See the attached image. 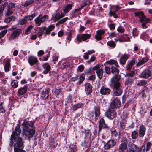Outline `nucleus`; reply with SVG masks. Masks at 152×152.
<instances>
[{
    "mask_svg": "<svg viewBox=\"0 0 152 152\" xmlns=\"http://www.w3.org/2000/svg\"><path fill=\"white\" fill-rule=\"evenodd\" d=\"M127 117V114L126 113L123 114L121 116L122 120L120 121V127L122 129H123L126 126V119Z\"/></svg>",
    "mask_w": 152,
    "mask_h": 152,
    "instance_id": "16",
    "label": "nucleus"
},
{
    "mask_svg": "<svg viewBox=\"0 0 152 152\" xmlns=\"http://www.w3.org/2000/svg\"><path fill=\"white\" fill-rule=\"evenodd\" d=\"M96 73L98 78L100 79H101L103 76V70L102 69H99L96 71Z\"/></svg>",
    "mask_w": 152,
    "mask_h": 152,
    "instance_id": "33",
    "label": "nucleus"
},
{
    "mask_svg": "<svg viewBox=\"0 0 152 152\" xmlns=\"http://www.w3.org/2000/svg\"><path fill=\"white\" fill-rule=\"evenodd\" d=\"M15 7V4L12 3H10L7 7V9L11 10L14 8Z\"/></svg>",
    "mask_w": 152,
    "mask_h": 152,
    "instance_id": "58",
    "label": "nucleus"
},
{
    "mask_svg": "<svg viewBox=\"0 0 152 152\" xmlns=\"http://www.w3.org/2000/svg\"><path fill=\"white\" fill-rule=\"evenodd\" d=\"M28 89L27 86H24L18 89L17 91V95L20 96L23 95L27 91Z\"/></svg>",
    "mask_w": 152,
    "mask_h": 152,
    "instance_id": "18",
    "label": "nucleus"
},
{
    "mask_svg": "<svg viewBox=\"0 0 152 152\" xmlns=\"http://www.w3.org/2000/svg\"><path fill=\"white\" fill-rule=\"evenodd\" d=\"M54 28L55 26L53 25H50L48 27L46 26L39 27L38 29L39 31L37 34L38 37L40 38L43 34L45 35L49 34Z\"/></svg>",
    "mask_w": 152,
    "mask_h": 152,
    "instance_id": "5",
    "label": "nucleus"
},
{
    "mask_svg": "<svg viewBox=\"0 0 152 152\" xmlns=\"http://www.w3.org/2000/svg\"><path fill=\"white\" fill-rule=\"evenodd\" d=\"M13 13V11L11 10L7 9V11L5 14V16H9Z\"/></svg>",
    "mask_w": 152,
    "mask_h": 152,
    "instance_id": "50",
    "label": "nucleus"
},
{
    "mask_svg": "<svg viewBox=\"0 0 152 152\" xmlns=\"http://www.w3.org/2000/svg\"><path fill=\"white\" fill-rule=\"evenodd\" d=\"M72 7V4H69L66 6L65 8L63 10L64 12L65 13H67L71 10Z\"/></svg>",
    "mask_w": 152,
    "mask_h": 152,
    "instance_id": "34",
    "label": "nucleus"
},
{
    "mask_svg": "<svg viewBox=\"0 0 152 152\" xmlns=\"http://www.w3.org/2000/svg\"><path fill=\"white\" fill-rule=\"evenodd\" d=\"M42 66L43 69H45L43 71V73L45 74H47L50 70V66L48 63H43Z\"/></svg>",
    "mask_w": 152,
    "mask_h": 152,
    "instance_id": "17",
    "label": "nucleus"
},
{
    "mask_svg": "<svg viewBox=\"0 0 152 152\" xmlns=\"http://www.w3.org/2000/svg\"><path fill=\"white\" fill-rule=\"evenodd\" d=\"M28 62L31 66L37 64L39 61L36 57L31 56L28 58Z\"/></svg>",
    "mask_w": 152,
    "mask_h": 152,
    "instance_id": "13",
    "label": "nucleus"
},
{
    "mask_svg": "<svg viewBox=\"0 0 152 152\" xmlns=\"http://www.w3.org/2000/svg\"><path fill=\"white\" fill-rule=\"evenodd\" d=\"M121 102L120 99L117 97L113 99L110 105L112 109L117 108L120 107Z\"/></svg>",
    "mask_w": 152,
    "mask_h": 152,
    "instance_id": "10",
    "label": "nucleus"
},
{
    "mask_svg": "<svg viewBox=\"0 0 152 152\" xmlns=\"http://www.w3.org/2000/svg\"><path fill=\"white\" fill-rule=\"evenodd\" d=\"M23 126V133L25 138L30 140L32 137L35 131L33 127V123L31 121H24L22 124Z\"/></svg>",
    "mask_w": 152,
    "mask_h": 152,
    "instance_id": "3",
    "label": "nucleus"
},
{
    "mask_svg": "<svg viewBox=\"0 0 152 152\" xmlns=\"http://www.w3.org/2000/svg\"><path fill=\"white\" fill-rule=\"evenodd\" d=\"M7 32V30H4L0 33V39L3 37Z\"/></svg>",
    "mask_w": 152,
    "mask_h": 152,
    "instance_id": "59",
    "label": "nucleus"
},
{
    "mask_svg": "<svg viewBox=\"0 0 152 152\" xmlns=\"http://www.w3.org/2000/svg\"><path fill=\"white\" fill-rule=\"evenodd\" d=\"M137 28H133V29L132 34L133 36L135 37L136 36H137L138 34V32L137 31Z\"/></svg>",
    "mask_w": 152,
    "mask_h": 152,
    "instance_id": "54",
    "label": "nucleus"
},
{
    "mask_svg": "<svg viewBox=\"0 0 152 152\" xmlns=\"http://www.w3.org/2000/svg\"><path fill=\"white\" fill-rule=\"evenodd\" d=\"M148 35L145 32H143L141 35L140 37L143 39L145 40L148 38Z\"/></svg>",
    "mask_w": 152,
    "mask_h": 152,
    "instance_id": "48",
    "label": "nucleus"
},
{
    "mask_svg": "<svg viewBox=\"0 0 152 152\" xmlns=\"http://www.w3.org/2000/svg\"><path fill=\"white\" fill-rule=\"evenodd\" d=\"M134 15L136 16H137L140 18V22H142L144 20H147V18L144 14L143 12L142 11L134 13Z\"/></svg>",
    "mask_w": 152,
    "mask_h": 152,
    "instance_id": "15",
    "label": "nucleus"
},
{
    "mask_svg": "<svg viewBox=\"0 0 152 152\" xmlns=\"http://www.w3.org/2000/svg\"><path fill=\"white\" fill-rule=\"evenodd\" d=\"M95 114L96 117L99 116L100 114V109L99 106L95 107Z\"/></svg>",
    "mask_w": 152,
    "mask_h": 152,
    "instance_id": "37",
    "label": "nucleus"
},
{
    "mask_svg": "<svg viewBox=\"0 0 152 152\" xmlns=\"http://www.w3.org/2000/svg\"><path fill=\"white\" fill-rule=\"evenodd\" d=\"M67 152H75L77 150L76 146L74 145H69Z\"/></svg>",
    "mask_w": 152,
    "mask_h": 152,
    "instance_id": "28",
    "label": "nucleus"
},
{
    "mask_svg": "<svg viewBox=\"0 0 152 152\" xmlns=\"http://www.w3.org/2000/svg\"><path fill=\"white\" fill-rule=\"evenodd\" d=\"M110 90L108 88L102 86L100 90V93L102 95H107L110 92Z\"/></svg>",
    "mask_w": 152,
    "mask_h": 152,
    "instance_id": "19",
    "label": "nucleus"
},
{
    "mask_svg": "<svg viewBox=\"0 0 152 152\" xmlns=\"http://www.w3.org/2000/svg\"><path fill=\"white\" fill-rule=\"evenodd\" d=\"M59 56L58 54H56L54 55L53 57V61H57Z\"/></svg>",
    "mask_w": 152,
    "mask_h": 152,
    "instance_id": "63",
    "label": "nucleus"
},
{
    "mask_svg": "<svg viewBox=\"0 0 152 152\" xmlns=\"http://www.w3.org/2000/svg\"><path fill=\"white\" fill-rule=\"evenodd\" d=\"M107 45L110 47H115V44L114 42L113 41H108L107 42Z\"/></svg>",
    "mask_w": 152,
    "mask_h": 152,
    "instance_id": "51",
    "label": "nucleus"
},
{
    "mask_svg": "<svg viewBox=\"0 0 152 152\" xmlns=\"http://www.w3.org/2000/svg\"><path fill=\"white\" fill-rule=\"evenodd\" d=\"M147 83V81L145 80H140L137 84V85L139 86H144Z\"/></svg>",
    "mask_w": 152,
    "mask_h": 152,
    "instance_id": "46",
    "label": "nucleus"
},
{
    "mask_svg": "<svg viewBox=\"0 0 152 152\" xmlns=\"http://www.w3.org/2000/svg\"><path fill=\"white\" fill-rule=\"evenodd\" d=\"M64 17V15L60 14L59 13H57L55 15L54 17L56 21H58L60 18Z\"/></svg>",
    "mask_w": 152,
    "mask_h": 152,
    "instance_id": "44",
    "label": "nucleus"
},
{
    "mask_svg": "<svg viewBox=\"0 0 152 152\" xmlns=\"http://www.w3.org/2000/svg\"><path fill=\"white\" fill-rule=\"evenodd\" d=\"M104 30H99L96 31V34L94 37L97 41H100L102 39V35L104 33Z\"/></svg>",
    "mask_w": 152,
    "mask_h": 152,
    "instance_id": "14",
    "label": "nucleus"
},
{
    "mask_svg": "<svg viewBox=\"0 0 152 152\" xmlns=\"http://www.w3.org/2000/svg\"><path fill=\"white\" fill-rule=\"evenodd\" d=\"M91 36L90 34H77L75 39V42H81L82 41H86L89 39Z\"/></svg>",
    "mask_w": 152,
    "mask_h": 152,
    "instance_id": "6",
    "label": "nucleus"
},
{
    "mask_svg": "<svg viewBox=\"0 0 152 152\" xmlns=\"http://www.w3.org/2000/svg\"><path fill=\"white\" fill-rule=\"evenodd\" d=\"M72 34L71 32H69L66 37L67 42H69L71 40V38Z\"/></svg>",
    "mask_w": 152,
    "mask_h": 152,
    "instance_id": "57",
    "label": "nucleus"
},
{
    "mask_svg": "<svg viewBox=\"0 0 152 152\" xmlns=\"http://www.w3.org/2000/svg\"><path fill=\"white\" fill-rule=\"evenodd\" d=\"M48 18V16L47 15H45L43 16L41 14H40L34 20L36 25L37 26H40L42 22H44Z\"/></svg>",
    "mask_w": 152,
    "mask_h": 152,
    "instance_id": "7",
    "label": "nucleus"
},
{
    "mask_svg": "<svg viewBox=\"0 0 152 152\" xmlns=\"http://www.w3.org/2000/svg\"><path fill=\"white\" fill-rule=\"evenodd\" d=\"M135 61L134 60L128 61L127 62V64L126 65L127 70H130L132 66L135 64Z\"/></svg>",
    "mask_w": 152,
    "mask_h": 152,
    "instance_id": "25",
    "label": "nucleus"
},
{
    "mask_svg": "<svg viewBox=\"0 0 152 152\" xmlns=\"http://www.w3.org/2000/svg\"><path fill=\"white\" fill-rule=\"evenodd\" d=\"M151 75V71L148 69L144 70L139 75V77L144 78H148Z\"/></svg>",
    "mask_w": 152,
    "mask_h": 152,
    "instance_id": "11",
    "label": "nucleus"
},
{
    "mask_svg": "<svg viewBox=\"0 0 152 152\" xmlns=\"http://www.w3.org/2000/svg\"><path fill=\"white\" fill-rule=\"evenodd\" d=\"M34 2L33 0H27L24 4L23 6L24 7H27L32 4Z\"/></svg>",
    "mask_w": 152,
    "mask_h": 152,
    "instance_id": "40",
    "label": "nucleus"
},
{
    "mask_svg": "<svg viewBox=\"0 0 152 152\" xmlns=\"http://www.w3.org/2000/svg\"><path fill=\"white\" fill-rule=\"evenodd\" d=\"M85 78V75L84 74L80 75L79 77V80L78 82L79 84H81L84 80Z\"/></svg>",
    "mask_w": 152,
    "mask_h": 152,
    "instance_id": "42",
    "label": "nucleus"
},
{
    "mask_svg": "<svg viewBox=\"0 0 152 152\" xmlns=\"http://www.w3.org/2000/svg\"><path fill=\"white\" fill-rule=\"evenodd\" d=\"M84 69V66L83 65H81L78 66L77 70H79L80 72H82Z\"/></svg>",
    "mask_w": 152,
    "mask_h": 152,
    "instance_id": "64",
    "label": "nucleus"
},
{
    "mask_svg": "<svg viewBox=\"0 0 152 152\" xmlns=\"http://www.w3.org/2000/svg\"><path fill=\"white\" fill-rule=\"evenodd\" d=\"M33 27V26L31 25L27 28L25 31V34L26 35L29 34L30 33Z\"/></svg>",
    "mask_w": 152,
    "mask_h": 152,
    "instance_id": "45",
    "label": "nucleus"
},
{
    "mask_svg": "<svg viewBox=\"0 0 152 152\" xmlns=\"http://www.w3.org/2000/svg\"><path fill=\"white\" fill-rule=\"evenodd\" d=\"M115 111L113 109H109L105 113V115L109 119H112L116 115Z\"/></svg>",
    "mask_w": 152,
    "mask_h": 152,
    "instance_id": "9",
    "label": "nucleus"
},
{
    "mask_svg": "<svg viewBox=\"0 0 152 152\" xmlns=\"http://www.w3.org/2000/svg\"><path fill=\"white\" fill-rule=\"evenodd\" d=\"M21 132V130L19 129V127H16L15 131L11 135L10 145L12 148L13 144H14V152H26L23 150L24 147V145L21 137L18 135Z\"/></svg>",
    "mask_w": 152,
    "mask_h": 152,
    "instance_id": "1",
    "label": "nucleus"
},
{
    "mask_svg": "<svg viewBox=\"0 0 152 152\" xmlns=\"http://www.w3.org/2000/svg\"><path fill=\"white\" fill-rule=\"evenodd\" d=\"M83 105V104L80 103L75 104L74 105L73 107V110L74 111H75L77 109L81 108Z\"/></svg>",
    "mask_w": 152,
    "mask_h": 152,
    "instance_id": "35",
    "label": "nucleus"
},
{
    "mask_svg": "<svg viewBox=\"0 0 152 152\" xmlns=\"http://www.w3.org/2000/svg\"><path fill=\"white\" fill-rule=\"evenodd\" d=\"M68 19L69 18L67 17L62 18L59 20L57 23H59V24L63 23L66 21V20Z\"/></svg>",
    "mask_w": 152,
    "mask_h": 152,
    "instance_id": "56",
    "label": "nucleus"
},
{
    "mask_svg": "<svg viewBox=\"0 0 152 152\" xmlns=\"http://www.w3.org/2000/svg\"><path fill=\"white\" fill-rule=\"evenodd\" d=\"M8 4L7 2H5L0 7V12L3 13L5 8L6 7V5Z\"/></svg>",
    "mask_w": 152,
    "mask_h": 152,
    "instance_id": "47",
    "label": "nucleus"
},
{
    "mask_svg": "<svg viewBox=\"0 0 152 152\" xmlns=\"http://www.w3.org/2000/svg\"><path fill=\"white\" fill-rule=\"evenodd\" d=\"M139 135L138 133L136 131H134L132 132L131 137L133 139H136Z\"/></svg>",
    "mask_w": 152,
    "mask_h": 152,
    "instance_id": "39",
    "label": "nucleus"
},
{
    "mask_svg": "<svg viewBox=\"0 0 152 152\" xmlns=\"http://www.w3.org/2000/svg\"><path fill=\"white\" fill-rule=\"evenodd\" d=\"M92 86L90 83H87L85 84V91L87 95L91 94L92 91Z\"/></svg>",
    "mask_w": 152,
    "mask_h": 152,
    "instance_id": "21",
    "label": "nucleus"
},
{
    "mask_svg": "<svg viewBox=\"0 0 152 152\" xmlns=\"http://www.w3.org/2000/svg\"><path fill=\"white\" fill-rule=\"evenodd\" d=\"M21 31V30L20 29H18L14 31L8 37L9 40L11 41L18 38L20 34Z\"/></svg>",
    "mask_w": 152,
    "mask_h": 152,
    "instance_id": "8",
    "label": "nucleus"
},
{
    "mask_svg": "<svg viewBox=\"0 0 152 152\" xmlns=\"http://www.w3.org/2000/svg\"><path fill=\"white\" fill-rule=\"evenodd\" d=\"M99 129H101L102 128H107V126L105 123L104 121L103 118L101 119L99 121Z\"/></svg>",
    "mask_w": 152,
    "mask_h": 152,
    "instance_id": "23",
    "label": "nucleus"
},
{
    "mask_svg": "<svg viewBox=\"0 0 152 152\" xmlns=\"http://www.w3.org/2000/svg\"><path fill=\"white\" fill-rule=\"evenodd\" d=\"M127 139L125 137L123 138L121 141V143L119 145L118 149V152H126L127 149L128 145ZM129 151L128 152H137V146L131 144L129 145Z\"/></svg>",
    "mask_w": 152,
    "mask_h": 152,
    "instance_id": "4",
    "label": "nucleus"
},
{
    "mask_svg": "<svg viewBox=\"0 0 152 152\" xmlns=\"http://www.w3.org/2000/svg\"><path fill=\"white\" fill-rule=\"evenodd\" d=\"M48 90L43 91L41 96L44 99H47L48 97Z\"/></svg>",
    "mask_w": 152,
    "mask_h": 152,
    "instance_id": "36",
    "label": "nucleus"
},
{
    "mask_svg": "<svg viewBox=\"0 0 152 152\" xmlns=\"http://www.w3.org/2000/svg\"><path fill=\"white\" fill-rule=\"evenodd\" d=\"M91 4V3L88 0H84L82 1L81 4L82 7H84L87 5H89Z\"/></svg>",
    "mask_w": 152,
    "mask_h": 152,
    "instance_id": "38",
    "label": "nucleus"
},
{
    "mask_svg": "<svg viewBox=\"0 0 152 152\" xmlns=\"http://www.w3.org/2000/svg\"><path fill=\"white\" fill-rule=\"evenodd\" d=\"M116 144V142L113 140H110L107 141L104 146V148L105 150H108L113 148Z\"/></svg>",
    "mask_w": 152,
    "mask_h": 152,
    "instance_id": "12",
    "label": "nucleus"
},
{
    "mask_svg": "<svg viewBox=\"0 0 152 152\" xmlns=\"http://www.w3.org/2000/svg\"><path fill=\"white\" fill-rule=\"evenodd\" d=\"M107 64L111 65H114L116 67H118L119 65L116 61L110 60L107 62Z\"/></svg>",
    "mask_w": 152,
    "mask_h": 152,
    "instance_id": "30",
    "label": "nucleus"
},
{
    "mask_svg": "<svg viewBox=\"0 0 152 152\" xmlns=\"http://www.w3.org/2000/svg\"><path fill=\"white\" fill-rule=\"evenodd\" d=\"M12 86L14 88H16L18 87L17 81L16 80H14L11 83Z\"/></svg>",
    "mask_w": 152,
    "mask_h": 152,
    "instance_id": "55",
    "label": "nucleus"
},
{
    "mask_svg": "<svg viewBox=\"0 0 152 152\" xmlns=\"http://www.w3.org/2000/svg\"><path fill=\"white\" fill-rule=\"evenodd\" d=\"M152 145V144L150 142H148L147 144L146 151L149 150L151 148Z\"/></svg>",
    "mask_w": 152,
    "mask_h": 152,
    "instance_id": "62",
    "label": "nucleus"
},
{
    "mask_svg": "<svg viewBox=\"0 0 152 152\" xmlns=\"http://www.w3.org/2000/svg\"><path fill=\"white\" fill-rule=\"evenodd\" d=\"M149 19L147 18V20H143V21L142 22H140L142 23V27L144 29H145L148 28V26L146 25V23H148Z\"/></svg>",
    "mask_w": 152,
    "mask_h": 152,
    "instance_id": "41",
    "label": "nucleus"
},
{
    "mask_svg": "<svg viewBox=\"0 0 152 152\" xmlns=\"http://www.w3.org/2000/svg\"><path fill=\"white\" fill-rule=\"evenodd\" d=\"M26 20L24 17L23 18L20 20L19 21V23L21 25H23L24 24H26L27 23Z\"/></svg>",
    "mask_w": 152,
    "mask_h": 152,
    "instance_id": "53",
    "label": "nucleus"
},
{
    "mask_svg": "<svg viewBox=\"0 0 152 152\" xmlns=\"http://www.w3.org/2000/svg\"><path fill=\"white\" fill-rule=\"evenodd\" d=\"M3 104V102H1L0 104V113H3L5 111L2 105Z\"/></svg>",
    "mask_w": 152,
    "mask_h": 152,
    "instance_id": "61",
    "label": "nucleus"
},
{
    "mask_svg": "<svg viewBox=\"0 0 152 152\" xmlns=\"http://www.w3.org/2000/svg\"><path fill=\"white\" fill-rule=\"evenodd\" d=\"M43 5L48 8L50 7L51 6L50 1L48 0H45L44 1Z\"/></svg>",
    "mask_w": 152,
    "mask_h": 152,
    "instance_id": "49",
    "label": "nucleus"
},
{
    "mask_svg": "<svg viewBox=\"0 0 152 152\" xmlns=\"http://www.w3.org/2000/svg\"><path fill=\"white\" fill-rule=\"evenodd\" d=\"M16 19L15 17L14 16H12L10 17H7L4 20V22L8 23L11 21H14Z\"/></svg>",
    "mask_w": 152,
    "mask_h": 152,
    "instance_id": "29",
    "label": "nucleus"
},
{
    "mask_svg": "<svg viewBox=\"0 0 152 152\" xmlns=\"http://www.w3.org/2000/svg\"><path fill=\"white\" fill-rule=\"evenodd\" d=\"M101 66L97 64L94 66L92 68V70H96L97 71L99 69H101Z\"/></svg>",
    "mask_w": 152,
    "mask_h": 152,
    "instance_id": "60",
    "label": "nucleus"
},
{
    "mask_svg": "<svg viewBox=\"0 0 152 152\" xmlns=\"http://www.w3.org/2000/svg\"><path fill=\"white\" fill-rule=\"evenodd\" d=\"M109 14L110 16H113L115 18H117L118 17V15L116 14V12H114V11H110Z\"/></svg>",
    "mask_w": 152,
    "mask_h": 152,
    "instance_id": "43",
    "label": "nucleus"
},
{
    "mask_svg": "<svg viewBox=\"0 0 152 152\" xmlns=\"http://www.w3.org/2000/svg\"><path fill=\"white\" fill-rule=\"evenodd\" d=\"M129 57V56L127 54H124L122 55L120 59V64L124 65L127 59Z\"/></svg>",
    "mask_w": 152,
    "mask_h": 152,
    "instance_id": "20",
    "label": "nucleus"
},
{
    "mask_svg": "<svg viewBox=\"0 0 152 152\" xmlns=\"http://www.w3.org/2000/svg\"><path fill=\"white\" fill-rule=\"evenodd\" d=\"M146 128L143 125L140 127V130L139 132V136L140 137H143L145 135Z\"/></svg>",
    "mask_w": 152,
    "mask_h": 152,
    "instance_id": "22",
    "label": "nucleus"
},
{
    "mask_svg": "<svg viewBox=\"0 0 152 152\" xmlns=\"http://www.w3.org/2000/svg\"><path fill=\"white\" fill-rule=\"evenodd\" d=\"M36 16L35 13H33L31 15H29L27 16H25L24 17H25L26 21H31V20Z\"/></svg>",
    "mask_w": 152,
    "mask_h": 152,
    "instance_id": "32",
    "label": "nucleus"
},
{
    "mask_svg": "<svg viewBox=\"0 0 152 152\" xmlns=\"http://www.w3.org/2000/svg\"><path fill=\"white\" fill-rule=\"evenodd\" d=\"M120 77L119 75H115L111 79V83L109 86L113 87V95L115 96L121 95L123 92V89L119 82Z\"/></svg>",
    "mask_w": 152,
    "mask_h": 152,
    "instance_id": "2",
    "label": "nucleus"
},
{
    "mask_svg": "<svg viewBox=\"0 0 152 152\" xmlns=\"http://www.w3.org/2000/svg\"><path fill=\"white\" fill-rule=\"evenodd\" d=\"M148 60V57H146L145 58H143L141 59H140L139 60L138 62L136 64V66H139L147 62Z\"/></svg>",
    "mask_w": 152,
    "mask_h": 152,
    "instance_id": "24",
    "label": "nucleus"
},
{
    "mask_svg": "<svg viewBox=\"0 0 152 152\" xmlns=\"http://www.w3.org/2000/svg\"><path fill=\"white\" fill-rule=\"evenodd\" d=\"M10 60L9 59H7L4 66V70L6 72H7L9 70V69L10 67Z\"/></svg>",
    "mask_w": 152,
    "mask_h": 152,
    "instance_id": "31",
    "label": "nucleus"
},
{
    "mask_svg": "<svg viewBox=\"0 0 152 152\" xmlns=\"http://www.w3.org/2000/svg\"><path fill=\"white\" fill-rule=\"evenodd\" d=\"M137 150H138V152H145L146 149L145 145H142V146L139 149L137 147Z\"/></svg>",
    "mask_w": 152,
    "mask_h": 152,
    "instance_id": "52",
    "label": "nucleus"
},
{
    "mask_svg": "<svg viewBox=\"0 0 152 152\" xmlns=\"http://www.w3.org/2000/svg\"><path fill=\"white\" fill-rule=\"evenodd\" d=\"M116 67H114L113 66H112L111 67L112 73L114 74H115L114 77L115 75H119L118 74L119 73V70Z\"/></svg>",
    "mask_w": 152,
    "mask_h": 152,
    "instance_id": "27",
    "label": "nucleus"
},
{
    "mask_svg": "<svg viewBox=\"0 0 152 152\" xmlns=\"http://www.w3.org/2000/svg\"><path fill=\"white\" fill-rule=\"evenodd\" d=\"M103 9L102 7L98 6V8L94 10V13H93L92 12H89V13L91 15H93L95 13V12L97 15H100L101 13L103 12Z\"/></svg>",
    "mask_w": 152,
    "mask_h": 152,
    "instance_id": "26",
    "label": "nucleus"
}]
</instances>
